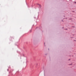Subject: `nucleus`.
Wrapping results in <instances>:
<instances>
[{
    "mask_svg": "<svg viewBox=\"0 0 76 76\" xmlns=\"http://www.w3.org/2000/svg\"><path fill=\"white\" fill-rule=\"evenodd\" d=\"M75 3H76V2H75Z\"/></svg>",
    "mask_w": 76,
    "mask_h": 76,
    "instance_id": "f257e3e1",
    "label": "nucleus"
}]
</instances>
